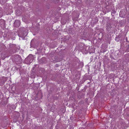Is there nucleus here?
<instances>
[{"instance_id":"1","label":"nucleus","mask_w":129,"mask_h":129,"mask_svg":"<svg viewBox=\"0 0 129 129\" xmlns=\"http://www.w3.org/2000/svg\"><path fill=\"white\" fill-rule=\"evenodd\" d=\"M18 32V36L20 37H24L26 36L27 34L26 28L24 27L20 28Z\"/></svg>"},{"instance_id":"2","label":"nucleus","mask_w":129,"mask_h":129,"mask_svg":"<svg viewBox=\"0 0 129 129\" xmlns=\"http://www.w3.org/2000/svg\"><path fill=\"white\" fill-rule=\"evenodd\" d=\"M34 58V56L32 54H29L25 58L24 62L27 64H29L33 61Z\"/></svg>"},{"instance_id":"3","label":"nucleus","mask_w":129,"mask_h":129,"mask_svg":"<svg viewBox=\"0 0 129 129\" xmlns=\"http://www.w3.org/2000/svg\"><path fill=\"white\" fill-rule=\"evenodd\" d=\"M13 60L15 62H20L21 61V56L18 55H14L13 56Z\"/></svg>"},{"instance_id":"4","label":"nucleus","mask_w":129,"mask_h":129,"mask_svg":"<svg viewBox=\"0 0 129 129\" xmlns=\"http://www.w3.org/2000/svg\"><path fill=\"white\" fill-rule=\"evenodd\" d=\"M20 24V21L18 20H16L14 23V26L17 27L19 26Z\"/></svg>"},{"instance_id":"5","label":"nucleus","mask_w":129,"mask_h":129,"mask_svg":"<svg viewBox=\"0 0 129 129\" xmlns=\"http://www.w3.org/2000/svg\"><path fill=\"white\" fill-rule=\"evenodd\" d=\"M30 76L32 78H35L36 77L35 73L34 72L32 71L31 73Z\"/></svg>"},{"instance_id":"6","label":"nucleus","mask_w":129,"mask_h":129,"mask_svg":"<svg viewBox=\"0 0 129 129\" xmlns=\"http://www.w3.org/2000/svg\"><path fill=\"white\" fill-rule=\"evenodd\" d=\"M106 27V29H107V30L111 27V25L110 23L109 22L107 23V24Z\"/></svg>"},{"instance_id":"7","label":"nucleus","mask_w":129,"mask_h":129,"mask_svg":"<svg viewBox=\"0 0 129 129\" xmlns=\"http://www.w3.org/2000/svg\"><path fill=\"white\" fill-rule=\"evenodd\" d=\"M120 17L124 18L125 17V15L122 12H120L119 14Z\"/></svg>"},{"instance_id":"8","label":"nucleus","mask_w":129,"mask_h":129,"mask_svg":"<svg viewBox=\"0 0 129 129\" xmlns=\"http://www.w3.org/2000/svg\"><path fill=\"white\" fill-rule=\"evenodd\" d=\"M7 80V79L6 78H3L1 80V83L3 84Z\"/></svg>"},{"instance_id":"9","label":"nucleus","mask_w":129,"mask_h":129,"mask_svg":"<svg viewBox=\"0 0 129 129\" xmlns=\"http://www.w3.org/2000/svg\"><path fill=\"white\" fill-rule=\"evenodd\" d=\"M34 85V87H33V88L34 89H38L40 86L39 84H35Z\"/></svg>"},{"instance_id":"10","label":"nucleus","mask_w":129,"mask_h":129,"mask_svg":"<svg viewBox=\"0 0 129 129\" xmlns=\"http://www.w3.org/2000/svg\"><path fill=\"white\" fill-rule=\"evenodd\" d=\"M116 12L114 10H113L111 11V15L112 16H114V14L116 13Z\"/></svg>"},{"instance_id":"11","label":"nucleus","mask_w":129,"mask_h":129,"mask_svg":"<svg viewBox=\"0 0 129 129\" xmlns=\"http://www.w3.org/2000/svg\"><path fill=\"white\" fill-rule=\"evenodd\" d=\"M115 40L116 41H118L119 40V38L118 37H116L115 38Z\"/></svg>"},{"instance_id":"12","label":"nucleus","mask_w":129,"mask_h":129,"mask_svg":"<svg viewBox=\"0 0 129 129\" xmlns=\"http://www.w3.org/2000/svg\"><path fill=\"white\" fill-rule=\"evenodd\" d=\"M37 50V53H36V54L38 55V54H39V55L40 54V50H39L38 49Z\"/></svg>"},{"instance_id":"13","label":"nucleus","mask_w":129,"mask_h":129,"mask_svg":"<svg viewBox=\"0 0 129 129\" xmlns=\"http://www.w3.org/2000/svg\"><path fill=\"white\" fill-rule=\"evenodd\" d=\"M126 51L127 52H129V46L127 48L126 50Z\"/></svg>"},{"instance_id":"14","label":"nucleus","mask_w":129,"mask_h":129,"mask_svg":"<svg viewBox=\"0 0 129 129\" xmlns=\"http://www.w3.org/2000/svg\"><path fill=\"white\" fill-rule=\"evenodd\" d=\"M33 40H31V42H30V46H31V45L33 44Z\"/></svg>"},{"instance_id":"15","label":"nucleus","mask_w":129,"mask_h":129,"mask_svg":"<svg viewBox=\"0 0 129 129\" xmlns=\"http://www.w3.org/2000/svg\"><path fill=\"white\" fill-rule=\"evenodd\" d=\"M126 41L127 42H128V41H127V37H126Z\"/></svg>"},{"instance_id":"16","label":"nucleus","mask_w":129,"mask_h":129,"mask_svg":"<svg viewBox=\"0 0 129 129\" xmlns=\"http://www.w3.org/2000/svg\"><path fill=\"white\" fill-rule=\"evenodd\" d=\"M50 0L51 1V2H53L54 1V0Z\"/></svg>"},{"instance_id":"17","label":"nucleus","mask_w":129,"mask_h":129,"mask_svg":"<svg viewBox=\"0 0 129 129\" xmlns=\"http://www.w3.org/2000/svg\"><path fill=\"white\" fill-rule=\"evenodd\" d=\"M40 57V56H39H39H38V59H39L40 58H39Z\"/></svg>"},{"instance_id":"18","label":"nucleus","mask_w":129,"mask_h":129,"mask_svg":"<svg viewBox=\"0 0 129 129\" xmlns=\"http://www.w3.org/2000/svg\"><path fill=\"white\" fill-rule=\"evenodd\" d=\"M2 93L0 92V96L1 95Z\"/></svg>"}]
</instances>
